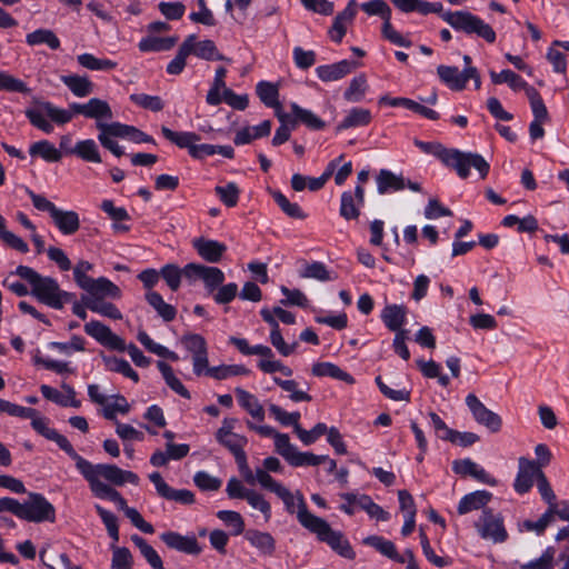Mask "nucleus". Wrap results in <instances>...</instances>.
Wrapping results in <instances>:
<instances>
[{"label":"nucleus","mask_w":569,"mask_h":569,"mask_svg":"<svg viewBox=\"0 0 569 569\" xmlns=\"http://www.w3.org/2000/svg\"><path fill=\"white\" fill-rule=\"evenodd\" d=\"M78 471L88 481L91 492L97 498L114 502L123 512L130 508L126 499L110 485L101 481V478L114 486H123L127 482L137 486L140 480L138 475L132 471L122 470L116 465H93L88 460Z\"/></svg>","instance_id":"nucleus-1"},{"label":"nucleus","mask_w":569,"mask_h":569,"mask_svg":"<svg viewBox=\"0 0 569 569\" xmlns=\"http://www.w3.org/2000/svg\"><path fill=\"white\" fill-rule=\"evenodd\" d=\"M415 146L423 153L432 154L438 158L445 166L456 170L457 174L466 179L470 174V168H475L480 178L485 179L490 166L487 160L479 153L462 152L457 149H447L439 142L422 141L415 139Z\"/></svg>","instance_id":"nucleus-2"},{"label":"nucleus","mask_w":569,"mask_h":569,"mask_svg":"<svg viewBox=\"0 0 569 569\" xmlns=\"http://www.w3.org/2000/svg\"><path fill=\"white\" fill-rule=\"evenodd\" d=\"M298 500L297 519L299 523L313 533L320 542L327 543L337 555L353 560L356 552L346 536L341 531L333 530L323 518L311 513L301 496L298 497Z\"/></svg>","instance_id":"nucleus-3"},{"label":"nucleus","mask_w":569,"mask_h":569,"mask_svg":"<svg viewBox=\"0 0 569 569\" xmlns=\"http://www.w3.org/2000/svg\"><path fill=\"white\" fill-rule=\"evenodd\" d=\"M86 108L87 103L73 102L69 106V110H67L58 108L49 101H40L26 110V117L33 127L46 133H51L53 126L49 120L59 126H63L71 121L73 114H82L86 117Z\"/></svg>","instance_id":"nucleus-4"},{"label":"nucleus","mask_w":569,"mask_h":569,"mask_svg":"<svg viewBox=\"0 0 569 569\" xmlns=\"http://www.w3.org/2000/svg\"><path fill=\"white\" fill-rule=\"evenodd\" d=\"M16 273L30 284V293L39 302L57 310L63 308L69 295L60 289L56 279L44 277L28 266H18Z\"/></svg>","instance_id":"nucleus-5"},{"label":"nucleus","mask_w":569,"mask_h":569,"mask_svg":"<svg viewBox=\"0 0 569 569\" xmlns=\"http://www.w3.org/2000/svg\"><path fill=\"white\" fill-rule=\"evenodd\" d=\"M236 423L237 419L224 418L221 427L216 432V440L233 455L240 473L250 476V467L248 466L247 455L244 452L248 439L242 435L233 432Z\"/></svg>","instance_id":"nucleus-6"},{"label":"nucleus","mask_w":569,"mask_h":569,"mask_svg":"<svg viewBox=\"0 0 569 569\" xmlns=\"http://www.w3.org/2000/svg\"><path fill=\"white\" fill-rule=\"evenodd\" d=\"M442 19L456 31L475 34L488 43L496 41L497 36L492 27L469 11L446 12L442 14Z\"/></svg>","instance_id":"nucleus-7"},{"label":"nucleus","mask_w":569,"mask_h":569,"mask_svg":"<svg viewBox=\"0 0 569 569\" xmlns=\"http://www.w3.org/2000/svg\"><path fill=\"white\" fill-rule=\"evenodd\" d=\"M19 519L36 523L53 522L56 508L43 495L30 492L28 499L21 502Z\"/></svg>","instance_id":"nucleus-8"},{"label":"nucleus","mask_w":569,"mask_h":569,"mask_svg":"<svg viewBox=\"0 0 569 569\" xmlns=\"http://www.w3.org/2000/svg\"><path fill=\"white\" fill-rule=\"evenodd\" d=\"M32 428L48 440L54 441L58 447L63 450L72 460L76 462V468L79 470L82 465L87 461L81 457L72 447L70 441L63 435L59 433L54 428L49 426V421L44 417L36 413L34 418H31Z\"/></svg>","instance_id":"nucleus-9"},{"label":"nucleus","mask_w":569,"mask_h":569,"mask_svg":"<svg viewBox=\"0 0 569 569\" xmlns=\"http://www.w3.org/2000/svg\"><path fill=\"white\" fill-rule=\"evenodd\" d=\"M475 527L482 539L493 543H502L508 538L503 518L491 509H483L481 511L479 519L475 522Z\"/></svg>","instance_id":"nucleus-10"},{"label":"nucleus","mask_w":569,"mask_h":569,"mask_svg":"<svg viewBox=\"0 0 569 569\" xmlns=\"http://www.w3.org/2000/svg\"><path fill=\"white\" fill-rule=\"evenodd\" d=\"M81 289L87 292L86 296H82V301H84L86 306L88 301L118 300L122 296L121 289L106 277L92 278Z\"/></svg>","instance_id":"nucleus-11"},{"label":"nucleus","mask_w":569,"mask_h":569,"mask_svg":"<svg viewBox=\"0 0 569 569\" xmlns=\"http://www.w3.org/2000/svg\"><path fill=\"white\" fill-rule=\"evenodd\" d=\"M183 276L188 279H201L209 293L214 292L224 281V273L217 267L198 263H188L183 268Z\"/></svg>","instance_id":"nucleus-12"},{"label":"nucleus","mask_w":569,"mask_h":569,"mask_svg":"<svg viewBox=\"0 0 569 569\" xmlns=\"http://www.w3.org/2000/svg\"><path fill=\"white\" fill-rule=\"evenodd\" d=\"M466 405L470 410L472 418L479 425L486 427L491 432L500 431L502 427V419L499 415L488 409L476 395H467Z\"/></svg>","instance_id":"nucleus-13"},{"label":"nucleus","mask_w":569,"mask_h":569,"mask_svg":"<svg viewBox=\"0 0 569 569\" xmlns=\"http://www.w3.org/2000/svg\"><path fill=\"white\" fill-rule=\"evenodd\" d=\"M83 329L88 336L93 338L101 346L111 350H126L124 340L112 332V330L101 321L91 320L84 325Z\"/></svg>","instance_id":"nucleus-14"},{"label":"nucleus","mask_w":569,"mask_h":569,"mask_svg":"<svg viewBox=\"0 0 569 569\" xmlns=\"http://www.w3.org/2000/svg\"><path fill=\"white\" fill-rule=\"evenodd\" d=\"M260 316L263 319V321H266L270 326L269 341L272 345V347L282 357L291 356L296 351L298 342L293 341L289 343L284 341L279 322L273 317L269 308H262L260 310Z\"/></svg>","instance_id":"nucleus-15"},{"label":"nucleus","mask_w":569,"mask_h":569,"mask_svg":"<svg viewBox=\"0 0 569 569\" xmlns=\"http://www.w3.org/2000/svg\"><path fill=\"white\" fill-rule=\"evenodd\" d=\"M149 480L153 483L157 493L161 498L186 506L192 505L196 500L192 491L170 487L159 472L150 473Z\"/></svg>","instance_id":"nucleus-16"},{"label":"nucleus","mask_w":569,"mask_h":569,"mask_svg":"<svg viewBox=\"0 0 569 569\" xmlns=\"http://www.w3.org/2000/svg\"><path fill=\"white\" fill-rule=\"evenodd\" d=\"M259 478L261 480V488L269 490L277 495L286 506V510L289 513H297L299 510V500L298 497L303 496L300 492L293 495L288 488H286L281 482L274 480L271 476H267L263 472L259 473Z\"/></svg>","instance_id":"nucleus-17"},{"label":"nucleus","mask_w":569,"mask_h":569,"mask_svg":"<svg viewBox=\"0 0 569 569\" xmlns=\"http://www.w3.org/2000/svg\"><path fill=\"white\" fill-rule=\"evenodd\" d=\"M160 539L168 548L179 552L192 556H197L202 552V547L193 535L182 536L176 531H166L160 535Z\"/></svg>","instance_id":"nucleus-18"},{"label":"nucleus","mask_w":569,"mask_h":569,"mask_svg":"<svg viewBox=\"0 0 569 569\" xmlns=\"http://www.w3.org/2000/svg\"><path fill=\"white\" fill-rule=\"evenodd\" d=\"M365 204V189L357 184L353 191H343L340 198V216L346 220H355L360 216V209Z\"/></svg>","instance_id":"nucleus-19"},{"label":"nucleus","mask_w":569,"mask_h":569,"mask_svg":"<svg viewBox=\"0 0 569 569\" xmlns=\"http://www.w3.org/2000/svg\"><path fill=\"white\" fill-rule=\"evenodd\" d=\"M452 469L458 475L470 476L479 482L491 487L498 482L483 467L468 458L453 461Z\"/></svg>","instance_id":"nucleus-20"},{"label":"nucleus","mask_w":569,"mask_h":569,"mask_svg":"<svg viewBox=\"0 0 569 569\" xmlns=\"http://www.w3.org/2000/svg\"><path fill=\"white\" fill-rule=\"evenodd\" d=\"M437 73L446 86L460 91L466 88V76L475 74V67H465L460 71L457 67L441 64L437 68Z\"/></svg>","instance_id":"nucleus-21"},{"label":"nucleus","mask_w":569,"mask_h":569,"mask_svg":"<svg viewBox=\"0 0 569 569\" xmlns=\"http://www.w3.org/2000/svg\"><path fill=\"white\" fill-rule=\"evenodd\" d=\"M192 246L198 254L210 263H217L227 251V246L222 242L206 238H196Z\"/></svg>","instance_id":"nucleus-22"},{"label":"nucleus","mask_w":569,"mask_h":569,"mask_svg":"<svg viewBox=\"0 0 569 569\" xmlns=\"http://www.w3.org/2000/svg\"><path fill=\"white\" fill-rule=\"evenodd\" d=\"M356 67V62L345 59L336 63L322 64L317 67L316 73L321 81L331 82L345 78Z\"/></svg>","instance_id":"nucleus-23"},{"label":"nucleus","mask_w":569,"mask_h":569,"mask_svg":"<svg viewBox=\"0 0 569 569\" xmlns=\"http://www.w3.org/2000/svg\"><path fill=\"white\" fill-rule=\"evenodd\" d=\"M244 539L262 556L270 557L276 551V540L269 532L249 529L244 532Z\"/></svg>","instance_id":"nucleus-24"},{"label":"nucleus","mask_w":569,"mask_h":569,"mask_svg":"<svg viewBox=\"0 0 569 569\" xmlns=\"http://www.w3.org/2000/svg\"><path fill=\"white\" fill-rule=\"evenodd\" d=\"M183 41H188L191 44V54L200 59L208 61L226 59L212 40L198 41L196 34H189Z\"/></svg>","instance_id":"nucleus-25"},{"label":"nucleus","mask_w":569,"mask_h":569,"mask_svg":"<svg viewBox=\"0 0 569 569\" xmlns=\"http://www.w3.org/2000/svg\"><path fill=\"white\" fill-rule=\"evenodd\" d=\"M491 498L492 493L487 490H477L465 495L458 503V513L466 515L475 510L487 509L486 506Z\"/></svg>","instance_id":"nucleus-26"},{"label":"nucleus","mask_w":569,"mask_h":569,"mask_svg":"<svg viewBox=\"0 0 569 569\" xmlns=\"http://www.w3.org/2000/svg\"><path fill=\"white\" fill-rule=\"evenodd\" d=\"M291 114L290 123L292 128L296 127L297 123H303L311 130H321L325 128L326 123L321 120L317 114H315L311 110L305 109L300 107L298 103L292 102L290 104Z\"/></svg>","instance_id":"nucleus-27"},{"label":"nucleus","mask_w":569,"mask_h":569,"mask_svg":"<svg viewBox=\"0 0 569 569\" xmlns=\"http://www.w3.org/2000/svg\"><path fill=\"white\" fill-rule=\"evenodd\" d=\"M379 194L401 191L406 188V179L388 169H381L376 178Z\"/></svg>","instance_id":"nucleus-28"},{"label":"nucleus","mask_w":569,"mask_h":569,"mask_svg":"<svg viewBox=\"0 0 569 569\" xmlns=\"http://www.w3.org/2000/svg\"><path fill=\"white\" fill-rule=\"evenodd\" d=\"M379 102L391 107H403L430 120H437L439 118L437 111L408 98H389L385 96L380 98Z\"/></svg>","instance_id":"nucleus-29"},{"label":"nucleus","mask_w":569,"mask_h":569,"mask_svg":"<svg viewBox=\"0 0 569 569\" xmlns=\"http://www.w3.org/2000/svg\"><path fill=\"white\" fill-rule=\"evenodd\" d=\"M237 401L253 419L259 422L264 420V409L258 398L242 388H236Z\"/></svg>","instance_id":"nucleus-30"},{"label":"nucleus","mask_w":569,"mask_h":569,"mask_svg":"<svg viewBox=\"0 0 569 569\" xmlns=\"http://www.w3.org/2000/svg\"><path fill=\"white\" fill-rule=\"evenodd\" d=\"M271 121L264 120L257 126L244 127L236 132L233 142L237 146L250 143L254 139L263 138L270 134Z\"/></svg>","instance_id":"nucleus-31"},{"label":"nucleus","mask_w":569,"mask_h":569,"mask_svg":"<svg viewBox=\"0 0 569 569\" xmlns=\"http://www.w3.org/2000/svg\"><path fill=\"white\" fill-rule=\"evenodd\" d=\"M51 219L59 231L67 236L76 233L80 228L79 214L72 210L58 208Z\"/></svg>","instance_id":"nucleus-32"},{"label":"nucleus","mask_w":569,"mask_h":569,"mask_svg":"<svg viewBox=\"0 0 569 569\" xmlns=\"http://www.w3.org/2000/svg\"><path fill=\"white\" fill-rule=\"evenodd\" d=\"M116 126V122H97V129L99 131L98 141L103 148L111 151L116 157H121L124 153L123 148L118 144V142L114 140V138L118 137L112 133Z\"/></svg>","instance_id":"nucleus-33"},{"label":"nucleus","mask_w":569,"mask_h":569,"mask_svg":"<svg viewBox=\"0 0 569 569\" xmlns=\"http://www.w3.org/2000/svg\"><path fill=\"white\" fill-rule=\"evenodd\" d=\"M407 310L400 305H388L381 312V319L385 326L393 332L403 331L401 329L406 321Z\"/></svg>","instance_id":"nucleus-34"},{"label":"nucleus","mask_w":569,"mask_h":569,"mask_svg":"<svg viewBox=\"0 0 569 569\" xmlns=\"http://www.w3.org/2000/svg\"><path fill=\"white\" fill-rule=\"evenodd\" d=\"M366 546L375 548L381 555L397 562L405 563V557H400L392 541L377 535L369 536L363 539Z\"/></svg>","instance_id":"nucleus-35"},{"label":"nucleus","mask_w":569,"mask_h":569,"mask_svg":"<svg viewBox=\"0 0 569 569\" xmlns=\"http://www.w3.org/2000/svg\"><path fill=\"white\" fill-rule=\"evenodd\" d=\"M282 471L283 467L278 458L267 457L263 459L261 467H257L254 471L250 469V476H247L246 473H241V476L247 483L251 486L258 483L261 487V480L259 478L260 472L270 476V472L281 473Z\"/></svg>","instance_id":"nucleus-36"},{"label":"nucleus","mask_w":569,"mask_h":569,"mask_svg":"<svg viewBox=\"0 0 569 569\" xmlns=\"http://www.w3.org/2000/svg\"><path fill=\"white\" fill-rule=\"evenodd\" d=\"M371 119L372 116L369 109L351 108L342 121L337 126V131L368 126L371 122Z\"/></svg>","instance_id":"nucleus-37"},{"label":"nucleus","mask_w":569,"mask_h":569,"mask_svg":"<svg viewBox=\"0 0 569 569\" xmlns=\"http://www.w3.org/2000/svg\"><path fill=\"white\" fill-rule=\"evenodd\" d=\"M161 133L168 141L176 144L180 149H187L189 153L194 146V142L200 140V137L194 132L173 131L164 126L161 128Z\"/></svg>","instance_id":"nucleus-38"},{"label":"nucleus","mask_w":569,"mask_h":569,"mask_svg":"<svg viewBox=\"0 0 569 569\" xmlns=\"http://www.w3.org/2000/svg\"><path fill=\"white\" fill-rule=\"evenodd\" d=\"M61 82L79 98L87 97L93 91V83L87 78L78 74L61 76Z\"/></svg>","instance_id":"nucleus-39"},{"label":"nucleus","mask_w":569,"mask_h":569,"mask_svg":"<svg viewBox=\"0 0 569 569\" xmlns=\"http://www.w3.org/2000/svg\"><path fill=\"white\" fill-rule=\"evenodd\" d=\"M26 42L31 47L46 44L51 50H58L61 44L58 36L52 30L44 28H40L28 33L26 36Z\"/></svg>","instance_id":"nucleus-40"},{"label":"nucleus","mask_w":569,"mask_h":569,"mask_svg":"<svg viewBox=\"0 0 569 569\" xmlns=\"http://www.w3.org/2000/svg\"><path fill=\"white\" fill-rule=\"evenodd\" d=\"M112 110L109 103L99 98H91L87 102L86 118L94 119L97 122H107L112 119Z\"/></svg>","instance_id":"nucleus-41"},{"label":"nucleus","mask_w":569,"mask_h":569,"mask_svg":"<svg viewBox=\"0 0 569 569\" xmlns=\"http://www.w3.org/2000/svg\"><path fill=\"white\" fill-rule=\"evenodd\" d=\"M76 157L84 162L101 163L99 146L93 139H83L76 142Z\"/></svg>","instance_id":"nucleus-42"},{"label":"nucleus","mask_w":569,"mask_h":569,"mask_svg":"<svg viewBox=\"0 0 569 569\" xmlns=\"http://www.w3.org/2000/svg\"><path fill=\"white\" fill-rule=\"evenodd\" d=\"M31 157H40L47 162H58L61 160V151L49 140H40L32 143L29 148Z\"/></svg>","instance_id":"nucleus-43"},{"label":"nucleus","mask_w":569,"mask_h":569,"mask_svg":"<svg viewBox=\"0 0 569 569\" xmlns=\"http://www.w3.org/2000/svg\"><path fill=\"white\" fill-rule=\"evenodd\" d=\"M146 300L157 311L158 316L161 317L163 321L169 322L176 318V308L172 305L167 303L160 293L156 291H149L146 293Z\"/></svg>","instance_id":"nucleus-44"},{"label":"nucleus","mask_w":569,"mask_h":569,"mask_svg":"<svg viewBox=\"0 0 569 569\" xmlns=\"http://www.w3.org/2000/svg\"><path fill=\"white\" fill-rule=\"evenodd\" d=\"M116 123L117 126L114 127V131L112 133L117 137L127 139L133 143H156L154 139L151 136L144 133L138 128L120 122Z\"/></svg>","instance_id":"nucleus-45"},{"label":"nucleus","mask_w":569,"mask_h":569,"mask_svg":"<svg viewBox=\"0 0 569 569\" xmlns=\"http://www.w3.org/2000/svg\"><path fill=\"white\" fill-rule=\"evenodd\" d=\"M157 367L159 371L161 372V376L163 380L166 381L167 386L181 396L182 398L190 399V392L188 389L183 386V383L180 381V379L174 375L173 369L164 361H158Z\"/></svg>","instance_id":"nucleus-46"},{"label":"nucleus","mask_w":569,"mask_h":569,"mask_svg":"<svg viewBox=\"0 0 569 569\" xmlns=\"http://www.w3.org/2000/svg\"><path fill=\"white\" fill-rule=\"evenodd\" d=\"M311 371L316 377H331L348 383L353 382V378L348 372L331 362H317Z\"/></svg>","instance_id":"nucleus-47"},{"label":"nucleus","mask_w":569,"mask_h":569,"mask_svg":"<svg viewBox=\"0 0 569 569\" xmlns=\"http://www.w3.org/2000/svg\"><path fill=\"white\" fill-rule=\"evenodd\" d=\"M78 63L91 71H110L117 68V62L106 58H97L92 53H81L77 57Z\"/></svg>","instance_id":"nucleus-48"},{"label":"nucleus","mask_w":569,"mask_h":569,"mask_svg":"<svg viewBox=\"0 0 569 569\" xmlns=\"http://www.w3.org/2000/svg\"><path fill=\"white\" fill-rule=\"evenodd\" d=\"M132 542L139 549L142 557L153 569H164L163 562L157 550L138 535L131 537Z\"/></svg>","instance_id":"nucleus-49"},{"label":"nucleus","mask_w":569,"mask_h":569,"mask_svg":"<svg viewBox=\"0 0 569 569\" xmlns=\"http://www.w3.org/2000/svg\"><path fill=\"white\" fill-rule=\"evenodd\" d=\"M176 42V37H146L139 41L138 48L142 52H160L170 50Z\"/></svg>","instance_id":"nucleus-50"},{"label":"nucleus","mask_w":569,"mask_h":569,"mask_svg":"<svg viewBox=\"0 0 569 569\" xmlns=\"http://www.w3.org/2000/svg\"><path fill=\"white\" fill-rule=\"evenodd\" d=\"M129 411V402L119 393L109 396V400L102 408V415L108 420H116L117 413L127 415Z\"/></svg>","instance_id":"nucleus-51"},{"label":"nucleus","mask_w":569,"mask_h":569,"mask_svg":"<svg viewBox=\"0 0 569 569\" xmlns=\"http://www.w3.org/2000/svg\"><path fill=\"white\" fill-rule=\"evenodd\" d=\"M491 81L495 84H501L507 83L512 90L518 91L523 89L526 91V88H530L529 86L519 74L516 72L505 69L501 72H490Z\"/></svg>","instance_id":"nucleus-52"},{"label":"nucleus","mask_w":569,"mask_h":569,"mask_svg":"<svg viewBox=\"0 0 569 569\" xmlns=\"http://www.w3.org/2000/svg\"><path fill=\"white\" fill-rule=\"evenodd\" d=\"M272 381L280 387L283 391L289 393V398L293 402H303L311 401V396L299 388V383L292 379H281L279 377L273 376Z\"/></svg>","instance_id":"nucleus-53"},{"label":"nucleus","mask_w":569,"mask_h":569,"mask_svg":"<svg viewBox=\"0 0 569 569\" xmlns=\"http://www.w3.org/2000/svg\"><path fill=\"white\" fill-rule=\"evenodd\" d=\"M368 90V82L365 74H358L351 79L343 98L349 102H360Z\"/></svg>","instance_id":"nucleus-54"},{"label":"nucleus","mask_w":569,"mask_h":569,"mask_svg":"<svg viewBox=\"0 0 569 569\" xmlns=\"http://www.w3.org/2000/svg\"><path fill=\"white\" fill-rule=\"evenodd\" d=\"M257 94L261 102L269 108H279L278 87L268 81H260L256 87Z\"/></svg>","instance_id":"nucleus-55"},{"label":"nucleus","mask_w":569,"mask_h":569,"mask_svg":"<svg viewBox=\"0 0 569 569\" xmlns=\"http://www.w3.org/2000/svg\"><path fill=\"white\" fill-rule=\"evenodd\" d=\"M191 54V44L188 41H183L176 54V57L167 64L166 71L171 76L180 74L187 63V58Z\"/></svg>","instance_id":"nucleus-56"},{"label":"nucleus","mask_w":569,"mask_h":569,"mask_svg":"<svg viewBox=\"0 0 569 569\" xmlns=\"http://www.w3.org/2000/svg\"><path fill=\"white\" fill-rule=\"evenodd\" d=\"M272 198L280 209L290 218L303 220L307 214L303 212L301 207L296 202H290L288 198L280 191H273Z\"/></svg>","instance_id":"nucleus-57"},{"label":"nucleus","mask_w":569,"mask_h":569,"mask_svg":"<svg viewBox=\"0 0 569 569\" xmlns=\"http://www.w3.org/2000/svg\"><path fill=\"white\" fill-rule=\"evenodd\" d=\"M249 370L241 365H221L217 367H211L208 370V376L217 379L224 380L234 376H244L248 375Z\"/></svg>","instance_id":"nucleus-58"},{"label":"nucleus","mask_w":569,"mask_h":569,"mask_svg":"<svg viewBox=\"0 0 569 569\" xmlns=\"http://www.w3.org/2000/svg\"><path fill=\"white\" fill-rule=\"evenodd\" d=\"M40 391L47 400L52 401L53 403L61 407L79 408L81 406L79 400H71L62 391H59L58 389L48 385H42L40 387Z\"/></svg>","instance_id":"nucleus-59"},{"label":"nucleus","mask_w":569,"mask_h":569,"mask_svg":"<svg viewBox=\"0 0 569 569\" xmlns=\"http://www.w3.org/2000/svg\"><path fill=\"white\" fill-rule=\"evenodd\" d=\"M108 370L123 375L124 377L138 382L139 375L132 369L130 363L122 358L109 357L104 359Z\"/></svg>","instance_id":"nucleus-60"},{"label":"nucleus","mask_w":569,"mask_h":569,"mask_svg":"<svg viewBox=\"0 0 569 569\" xmlns=\"http://www.w3.org/2000/svg\"><path fill=\"white\" fill-rule=\"evenodd\" d=\"M94 509L99 517L101 518L108 535L113 540L112 545H116L119 541V526L118 518L111 511L104 509L100 505H96Z\"/></svg>","instance_id":"nucleus-61"},{"label":"nucleus","mask_w":569,"mask_h":569,"mask_svg":"<svg viewBox=\"0 0 569 569\" xmlns=\"http://www.w3.org/2000/svg\"><path fill=\"white\" fill-rule=\"evenodd\" d=\"M111 569H132L133 557L128 548L111 545Z\"/></svg>","instance_id":"nucleus-62"},{"label":"nucleus","mask_w":569,"mask_h":569,"mask_svg":"<svg viewBox=\"0 0 569 569\" xmlns=\"http://www.w3.org/2000/svg\"><path fill=\"white\" fill-rule=\"evenodd\" d=\"M87 307L90 311L98 313L102 317H106V318H109L112 320H121L122 319V313L119 310V308L116 305L108 302L107 300L100 301V302H96L94 300L88 301Z\"/></svg>","instance_id":"nucleus-63"},{"label":"nucleus","mask_w":569,"mask_h":569,"mask_svg":"<svg viewBox=\"0 0 569 569\" xmlns=\"http://www.w3.org/2000/svg\"><path fill=\"white\" fill-rule=\"evenodd\" d=\"M214 192L224 206L229 208L237 206L240 190L234 182H228L224 186H217L214 188Z\"/></svg>","instance_id":"nucleus-64"}]
</instances>
